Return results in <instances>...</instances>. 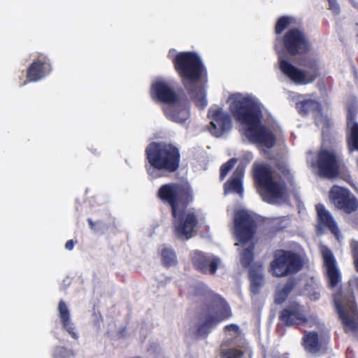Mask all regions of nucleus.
<instances>
[{
    "label": "nucleus",
    "mask_w": 358,
    "mask_h": 358,
    "mask_svg": "<svg viewBox=\"0 0 358 358\" xmlns=\"http://www.w3.org/2000/svg\"><path fill=\"white\" fill-rule=\"evenodd\" d=\"M157 197L171 208L176 236L185 240L191 238L199 220L194 212L185 210L194 201V192L189 183L182 182L164 184L159 188Z\"/></svg>",
    "instance_id": "f257e3e1"
},
{
    "label": "nucleus",
    "mask_w": 358,
    "mask_h": 358,
    "mask_svg": "<svg viewBox=\"0 0 358 358\" xmlns=\"http://www.w3.org/2000/svg\"><path fill=\"white\" fill-rule=\"evenodd\" d=\"M229 110L234 119L245 125V134L248 140L260 147L273 148L276 136L272 129L262 123V111L260 104L248 96L240 93L230 95Z\"/></svg>",
    "instance_id": "f03ea898"
},
{
    "label": "nucleus",
    "mask_w": 358,
    "mask_h": 358,
    "mask_svg": "<svg viewBox=\"0 0 358 358\" xmlns=\"http://www.w3.org/2000/svg\"><path fill=\"white\" fill-rule=\"evenodd\" d=\"M172 62L191 100L198 108L203 109L207 100L201 83L207 72L199 55L191 51L180 52L173 58Z\"/></svg>",
    "instance_id": "7ed1b4c3"
},
{
    "label": "nucleus",
    "mask_w": 358,
    "mask_h": 358,
    "mask_svg": "<svg viewBox=\"0 0 358 358\" xmlns=\"http://www.w3.org/2000/svg\"><path fill=\"white\" fill-rule=\"evenodd\" d=\"M281 176L277 177L268 164H254L252 168L253 180L257 190L263 201L270 204L282 199L287 194V184L294 186V178L291 171L283 168Z\"/></svg>",
    "instance_id": "20e7f679"
},
{
    "label": "nucleus",
    "mask_w": 358,
    "mask_h": 358,
    "mask_svg": "<svg viewBox=\"0 0 358 358\" xmlns=\"http://www.w3.org/2000/svg\"><path fill=\"white\" fill-rule=\"evenodd\" d=\"M145 170L152 179L176 173L180 168L179 148L172 143L152 142L145 148Z\"/></svg>",
    "instance_id": "39448f33"
},
{
    "label": "nucleus",
    "mask_w": 358,
    "mask_h": 358,
    "mask_svg": "<svg viewBox=\"0 0 358 358\" xmlns=\"http://www.w3.org/2000/svg\"><path fill=\"white\" fill-rule=\"evenodd\" d=\"M231 316V308L224 299L217 294L210 295L201 307L199 322L195 327L196 336L206 338L214 326Z\"/></svg>",
    "instance_id": "423d86ee"
},
{
    "label": "nucleus",
    "mask_w": 358,
    "mask_h": 358,
    "mask_svg": "<svg viewBox=\"0 0 358 358\" xmlns=\"http://www.w3.org/2000/svg\"><path fill=\"white\" fill-rule=\"evenodd\" d=\"M342 155L335 141H324L316 154L314 166L317 169L318 174L325 178H336L340 173Z\"/></svg>",
    "instance_id": "0eeeda50"
},
{
    "label": "nucleus",
    "mask_w": 358,
    "mask_h": 358,
    "mask_svg": "<svg viewBox=\"0 0 358 358\" xmlns=\"http://www.w3.org/2000/svg\"><path fill=\"white\" fill-rule=\"evenodd\" d=\"M278 62L281 72L295 84L307 85L312 83L320 75L318 61L313 57H307L302 60L301 65L307 70H303L295 66L280 55Z\"/></svg>",
    "instance_id": "6e6552de"
},
{
    "label": "nucleus",
    "mask_w": 358,
    "mask_h": 358,
    "mask_svg": "<svg viewBox=\"0 0 358 358\" xmlns=\"http://www.w3.org/2000/svg\"><path fill=\"white\" fill-rule=\"evenodd\" d=\"M274 47L277 51L294 57L306 55L310 51V44L303 31L292 28L282 37H276Z\"/></svg>",
    "instance_id": "1a4fd4ad"
},
{
    "label": "nucleus",
    "mask_w": 358,
    "mask_h": 358,
    "mask_svg": "<svg viewBox=\"0 0 358 358\" xmlns=\"http://www.w3.org/2000/svg\"><path fill=\"white\" fill-rule=\"evenodd\" d=\"M273 257L270 266L273 275L277 278L296 274L303 266L301 257L292 250H278Z\"/></svg>",
    "instance_id": "9d476101"
},
{
    "label": "nucleus",
    "mask_w": 358,
    "mask_h": 358,
    "mask_svg": "<svg viewBox=\"0 0 358 358\" xmlns=\"http://www.w3.org/2000/svg\"><path fill=\"white\" fill-rule=\"evenodd\" d=\"M334 305L345 333L358 332V306L355 297L343 302L336 299Z\"/></svg>",
    "instance_id": "9b49d317"
},
{
    "label": "nucleus",
    "mask_w": 358,
    "mask_h": 358,
    "mask_svg": "<svg viewBox=\"0 0 358 358\" xmlns=\"http://www.w3.org/2000/svg\"><path fill=\"white\" fill-rule=\"evenodd\" d=\"M257 224L247 211L241 210L234 214V230L237 240L241 243L251 241L256 233Z\"/></svg>",
    "instance_id": "f8f14e48"
},
{
    "label": "nucleus",
    "mask_w": 358,
    "mask_h": 358,
    "mask_svg": "<svg viewBox=\"0 0 358 358\" xmlns=\"http://www.w3.org/2000/svg\"><path fill=\"white\" fill-rule=\"evenodd\" d=\"M329 197L335 207L346 214H351L358 208L357 199L348 189L333 186Z\"/></svg>",
    "instance_id": "ddd939ff"
},
{
    "label": "nucleus",
    "mask_w": 358,
    "mask_h": 358,
    "mask_svg": "<svg viewBox=\"0 0 358 358\" xmlns=\"http://www.w3.org/2000/svg\"><path fill=\"white\" fill-rule=\"evenodd\" d=\"M52 71L50 59L47 55L41 53L28 66L26 73L27 80L24 82L22 85L27 82L36 83L39 81L50 74Z\"/></svg>",
    "instance_id": "4468645a"
},
{
    "label": "nucleus",
    "mask_w": 358,
    "mask_h": 358,
    "mask_svg": "<svg viewBox=\"0 0 358 358\" xmlns=\"http://www.w3.org/2000/svg\"><path fill=\"white\" fill-rule=\"evenodd\" d=\"M278 318L286 327L304 325L308 322L303 306L297 302H292L282 309Z\"/></svg>",
    "instance_id": "2eb2a0df"
},
{
    "label": "nucleus",
    "mask_w": 358,
    "mask_h": 358,
    "mask_svg": "<svg viewBox=\"0 0 358 358\" xmlns=\"http://www.w3.org/2000/svg\"><path fill=\"white\" fill-rule=\"evenodd\" d=\"M208 116L210 119V131L215 137H220L232 127L231 115L224 112L222 108H210Z\"/></svg>",
    "instance_id": "dca6fc26"
},
{
    "label": "nucleus",
    "mask_w": 358,
    "mask_h": 358,
    "mask_svg": "<svg viewBox=\"0 0 358 358\" xmlns=\"http://www.w3.org/2000/svg\"><path fill=\"white\" fill-rule=\"evenodd\" d=\"M164 113L169 120L178 124L185 123L190 116L187 98L179 99L176 103L164 107Z\"/></svg>",
    "instance_id": "f3484780"
},
{
    "label": "nucleus",
    "mask_w": 358,
    "mask_h": 358,
    "mask_svg": "<svg viewBox=\"0 0 358 358\" xmlns=\"http://www.w3.org/2000/svg\"><path fill=\"white\" fill-rule=\"evenodd\" d=\"M152 99L169 105L176 103L180 99L174 90L165 81L154 83L150 88Z\"/></svg>",
    "instance_id": "a211bd4d"
},
{
    "label": "nucleus",
    "mask_w": 358,
    "mask_h": 358,
    "mask_svg": "<svg viewBox=\"0 0 358 358\" xmlns=\"http://www.w3.org/2000/svg\"><path fill=\"white\" fill-rule=\"evenodd\" d=\"M321 252L324 266L326 268V275L329 286L334 288L338 285L341 280V273L336 266V261L331 250L326 246H323Z\"/></svg>",
    "instance_id": "6ab92c4d"
},
{
    "label": "nucleus",
    "mask_w": 358,
    "mask_h": 358,
    "mask_svg": "<svg viewBox=\"0 0 358 358\" xmlns=\"http://www.w3.org/2000/svg\"><path fill=\"white\" fill-rule=\"evenodd\" d=\"M192 263L194 267L203 274L214 275L218 268L220 259L210 257L205 253L196 250L192 255Z\"/></svg>",
    "instance_id": "aec40b11"
},
{
    "label": "nucleus",
    "mask_w": 358,
    "mask_h": 358,
    "mask_svg": "<svg viewBox=\"0 0 358 358\" xmlns=\"http://www.w3.org/2000/svg\"><path fill=\"white\" fill-rule=\"evenodd\" d=\"M301 345L304 350L310 353L316 354L323 348L322 341L316 331H304Z\"/></svg>",
    "instance_id": "412c9836"
},
{
    "label": "nucleus",
    "mask_w": 358,
    "mask_h": 358,
    "mask_svg": "<svg viewBox=\"0 0 358 358\" xmlns=\"http://www.w3.org/2000/svg\"><path fill=\"white\" fill-rule=\"evenodd\" d=\"M59 317L63 328L73 338H77L78 336L75 331V327L71 320L70 311L64 300H60L57 307Z\"/></svg>",
    "instance_id": "4be33fe9"
},
{
    "label": "nucleus",
    "mask_w": 358,
    "mask_h": 358,
    "mask_svg": "<svg viewBox=\"0 0 358 358\" xmlns=\"http://www.w3.org/2000/svg\"><path fill=\"white\" fill-rule=\"evenodd\" d=\"M250 281V290L253 294H258L263 285L262 265L261 263L253 264L248 270Z\"/></svg>",
    "instance_id": "5701e85b"
},
{
    "label": "nucleus",
    "mask_w": 358,
    "mask_h": 358,
    "mask_svg": "<svg viewBox=\"0 0 358 358\" xmlns=\"http://www.w3.org/2000/svg\"><path fill=\"white\" fill-rule=\"evenodd\" d=\"M243 171L238 167L236 169L233 176L224 184V192L225 194L236 193L239 195L243 194L242 177Z\"/></svg>",
    "instance_id": "b1692460"
},
{
    "label": "nucleus",
    "mask_w": 358,
    "mask_h": 358,
    "mask_svg": "<svg viewBox=\"0 0 358 358\" xmlns=\"http://www.w3.org/2000/svg\"><path fill=\"white\" fill-rule=\"evenodd\" d=\"M315 208L317 213L319 224L328 228L331 233L336 235L338 233L337 225L324 205L319 203L316 205Z\"/></svg>",
    "instance_id": "393cba45"
},
{
    "label": "nucleus",
    "mask_w": 358,
    "mask_h": 358,
    "mask_svg": "<svg viewBox=\"0 0 358 358\" xmlns=\"http://www.w3.org/2000/svg\"><path fill=\"white\" fill-rule=\"evenodd\" d=\"M298 283L295 278H289L285 285L277 287L275 293V302L277 304L284 303L289 295L293 292Z\"/></svg>",
    "instance_id": "a878e982"
},
{
    "label": "nucleus",
    "mask_w": 358,
    "mask_h": 358,
    "mask_svg": "<svg viewBox=\"0 0 358 358\" xmlns=\"http://www.w3.org/2000/svg\"><path fill=\"white\" fill-rule=\"evenodd\" d=\"M296 108L300 115L306 116L310 113L320 110V104L315 100L306 99L296 103Z\"/></svg>",
    "instance_id": "bb28decb"
},
{
    "label": "nucleus",
    "mask_w": 358,
    "mask_h": 358,
    "mask_svg": "<svg viewBox=\"0 0 358 358\" xmlns=\"http://www.w3.org/2000/svg\"><path fill=\"white\" fill-rule=\"evenodd\" d=\"M255 245L254 244L250 245L247 248L243 250L241 253L240 262L243 267L250 269V266L255 264Z\"/></svg>",
    "instance_id": "cd10ccee"
},
{
    "label": "nucleus",
    "mask_w": 358,
    "mask_h": 358,
    "mask_svg": "<svg viewBox=\"0 0 358 358\" xmlns=\"http://www.w3.org/2000/svg\"><path fill=\"white\" fill-rule=\"evenodd\" d=\"M162 264L167 268L177 264V257L174 250L170 248L164 247L161 250Z\"/></svg>",
    "instance_id": "c85d7f7f"
},
{
    "label": "nucleus",
    "mask_w": 358,
    "mask_h": 358,
    "mask_svg": "<svg viewBox=\"0 0 358 358\" xmlns=\"http://www.w3.org/2000/svg\"><path fill=\"white\" fill-rule=\"evenodd\" d=\"M220 358H246L245 352L240 348H222Z\"/></svg>",
    "instance_id": "c756f323"
},
{
    "label": "nucleus",
    "mask_w": 358,
    "mask_h": 358,
    "mask_svg": "<svg viewBox=\"0 0 358 358\" xmlns=\"http://www.w3.org/2000/svg\"><path fill=\"white\" fill-rule=\"evenodd\" d=\"M293 22V18L290 16L283 15L280 17L275 26V33L281 34Z\"/></svg>",
    "instance_id": "7c9ffc66"
},
{
    "label": "nucleus",
    "mask_w": 358,
    "mask_h": 358,
    "mask_svg": "<svg viewBox=\"0 0 358 358\" xmlns=\"http://www.w3.org/2000/svg\"><path fill=\"white\" fill-rule=\"evenodd\" d=\"M236 162L237 159L236 158H231L221 166L220 170V179L221 180H223L225 178L226 176L235 166Z\"/></svg>",
    "instance_id": "2f4dec72"
},
{
    "label": "nucleus",
    "mask_w": 358,
    "mask_h": 358,
    "mask_svg": "<svg viewBox=\"0 0 358 358\" xmlns=\"http://www.w3.org/2000/svg\"><path fill=\"white\" fill-rule=\"evenodd\" d=\"M350 246L352 249L355 267L356 271L358 272V242L352 241Z\"/></svg>",
    "instance_id": "473e14b6"
},
{
    "label": "nucleus",
    "mask_w": 358,
    "mask_h": 358,
    "mask_svg": "<svg viewBox=\"0 0 358 358\" xmlns=\"http://www.w3.org/2000/svg\"><path fill=\"white\" fill-rule=\"evenodd\" d=\"M355 116L356 114L355 110L352 108L348 109L347 115V124L348 127H350V133L351 132V128L353 124L357 123L356 122H355Z\"/></svg>",
    "instance_id": "72a5a7b5"
},
{
    "label": "nucleus",
    "mask_w": 358,
    "mask_h": 358,
    "mask_svg": "<svg viewBox=\"0 0 358 358\" xmlns=\"http://www.w3.org/2000/svg\"><path fill=\"white\" fill-rule=\"evenodd\" d=\"M329 3V9L334 14L338 15L340 13V6L336 0H327Z\"/></svg>",
    "instance_id": "f704fd0d"
},
{
    "label": "nucleus",
    "mask_w": 358,
    "mask_h": 358,
    "mask_svg": "<svg viewBox=\"0 0 358 358\" xmlns=\"http://www.w3.org/2000/svg\"><path fill=\"white\" fill-rule=\"evenodd\" d=\"M224 331L226 332L234 331L238 333L239 331V327L234 324H231L224 327Z\"/></svg>",
    "instance_id": "c9c22d12"
},
{
    "label": "nucleus",
    "mask_w": 358,
    "mask_h": 358,
    "mask_svg": "<svg viewBox=\"0 0 358 358\" xmlns=\"http://www.w3.org/2000/svg\"><path fill=\"white\" fill-rule=\"evenodd\" d=\"M74 247V241L73 240H69L65 244V248L68 250H73Z\"/></svg>",
    "instance_id": "e433bc0d"
},
{
    "label": "nucleus",
    "mask_w": 358,
    "mask_h": 358,
    "mask_svg": "<svg viewBox=\"0 0 358 358\" xmlns=\"http://www.w3.org/2000/svg\"><path fill=\"white\" fill-rule=\"evenodd\" d=\"M87 222L89 223L90 229H95V223L92 221V220L91 218H89L87 220Z\"/></svg>",
    "instance_id": "4c0bfd02"
},
{
    "label": "nucleus",
    "mask_w": 358,
    "mask_h": 358,
    "mask_svg": "<svg viewBox=\"0 0 358 358\" xmlns=\"http://www.w3.org/2000/svg\"><path fill=\"white\" fill-rule=\"evenodd\" d=\"M356 37L358 38V33L357 34Z\"/></svg>",
    "instance_id": "58836bf2"
},
{
    "label": "nucleus",
    "mask_w": 358,
    "mask_h": 358,
    "mask_svg": "<svg viewBox=\"0 0 358 358\" xmlns=\"http://www.w3.org/2000/svg\"><path fill=\"white\" fill-rule=\"evenodd\" d=\"M284 358H288V357H284Z\"/></svg>",
    "instance_id": "ea45409f"
}]
</instances>
